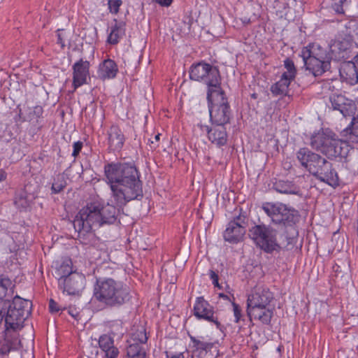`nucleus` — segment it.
<instances>
[{"mask_svg":"<svg viewBox=\"0 0 358 358\" xmlns=\"http://www.w3.org/2000/svg\"><path fill=\"white\" fill-rule=\"evenodd\" d=\"M329 101L333 110L339 111L343 117L354 115L356 107L352 99L341 94H333L329 96Z\"/></svg>","mask_w":358,"mask_h":358,"instance_id":"obj_13","label":"nucleus"},{"mask_svg":"<svg viewBox=\"0 0 358 358\" xmlns=\"http://www.w3.org/2000/svg\"><path fill=\"white\" fill-rule=\"evenodd\" d=\"M117 72L118 67L116 63L110 59H107L100 63L97 76L102 80H110L115 78Z\"/></svg>","mask_w":358,"mask_h":358,"instance_id":"obj_23","label":"nucleus"},{"mask_svg":"<svg viewBox=\"0 0 358 358\" xmlns=\"http://www.w3.org/2000/svg\"><path fill=\"white\" fill-rule=\"evenodd\" d=\"M7 308L3 306V308L0 310V324L6 318Z\"/></svg>","mask_w":358,"mask_h":358,"instance_id":"obj_47","label":"nucleus"},{"mask_svg":"<svg viewBox=\"0 0 358 358\" xmlns=\"http://www.w3.org/2000/svg\"><path fill=\"white\" fill-rule=\"evenodd\" d=\"M219 296L220 298H222V299H225V300H230L229 297L227 294H223V293H220L219 294Z\"/></svg>","mask_w":358,"mask_h":358,"instance_id":"obj_50","label":"nucleus"},{"mask_svg":"<svg viewBox=\"0 0 358 358\" xmlns=\"http://www.w3.org/2000/svg\"><path fill=\"white\" fill-rule=\"evenodd\" d=\"M99 346L104 352L106 358H116L119 354L118 349L114 346L113 338L108 334L99 337Z\"/></svg>","mask_w":358,"mask_h":358,"instance_id":"obj_24","label":"nucleus"},{"mask_svg":"<svg viewBox=\"0 0 358 358\" xmlns=\"http://www.w3.org/2000/svg\"><path fill=\"white\" fill-rule=\"evenodd\" d=\"M31 301L25 300L16 295L12 302L5 301L4 306L7 308L5 318L6 330L16 331L23 327L24 321L31 314Z\"/></svg>","mask_w":358,"mask_h":358,"instance_id":"obj_6","label":"nucleus"},{"mask_svg":"<svg viewBox=\"0 0 358 358\" xmlns=\"http://www.w3.org/2000/svg\"><path fill=\"white\" fill-rule=\"evenodd\" d=\"M194 315L199 320L213 323L217 329L221 330L222 324L218 321L214 308L203 296L197 297L196 299L194 306Z\"/></svg>","mask_w":358,"mask_h":358,"instance_id":"obj_11","label":"nucleus"},{"mask_svg":"<svg viewBox=\"0 0 358 358\" xmlns=\"http://www.w3.org/2000/svg\"><path fill=\"white\" fill-rule=\"evenodd\" d=\"M274 308L271 306L247 307V315L252 322V319L259 321L262 324L270 325L273 317Z\"/></svg>","mask_w":358,"mask_h":358,"instance_id":"obj_18","label":"nucleus"},{"mask_svg":"<svg viewBox=\"0 0 358 358\" xmlns=\"http://www.w3.org/2000/svg\"><path fill=\"white\" fill-rule=\"evenodd\" d=\"M238 215L227 224L226 229L223 232L224 240L229 243L235 244L241 241L246 232L248 219L245 213H242V209Z\"/></svg>","mask_w":358,"mask_h":358,"instance_id":"obj_10","label":"nucleus"},{"mask_svg":"<svg viewBox=\"0 0 358 358\" xmlns=\"http://www.w3.org/2000/svg\"><path fill=\"white\" fill-rule=\"evenodd\" d=\"M300 56L302 59H307L308 57L313 59H320L331 62L332 59V52L331 48L329 46L322 47L317 43L309 44L306 47H303Z\"/></svg>","mask_w":358,"mask_h":358,"instance_id":"obj_15","label":"nucleus"},{"mask_svg":"<svg viewBox=\"0 0 358 358\" xmlns=\"http://www.w3.org/2000/svg\"><path fill=\"white\" fill-rule=\"evenodd\" d=\"M160 136L161 134H157V135H155V140L156 142H158L160 139Z\"/></svg>","mask_w":358,"mask_h":358,"instance_id":"obj_52","label":"nucleus"},{"mask_svg":"<svg viewBox=\"0 0 358 358\" xmlns=\"http://www.w3.org/2000/svg\"><path fill=\"white\" fill-rule=\"evenodd\" d=\"M189 78L208 86L207 99L213 92H221V76L218 68L205 62L193 64L189 71Z\"/></svg>","mask_w":358,"mask_h":358,"instance_id":"obj_5","label":"nucleus"},{"mask_svg":"<svg viewBox=\"0 0 358 358\" xmlns=\"http://www.w3.org/2000/svg\"><path fill=\"white\" fill-rule=\"evenodd\" d=\"M284 66L287 69V71L284 72L282 74H286L287 78L293 80L296 74V70L294 62L291 59L287 58L284 61Z\"/></svg>","mask_w":358,"mask_h":358,"instance_id":"obj_37","label":"nucleus"},{"mask_svg":"<svg viewBox=\"0 0 358 358\" xmlns=\"http://www.w3.org/2000/svg\"><path fill=\"white\" fill-rule=\"evenodd\" d=\"M107 135L108 149L113 152H120L122 149L126 141L125 136L122 129L119 126L113 124L107 131Z\"/></svg>","mask_w":358,"mask_h":358,"instance_id":"obj_19","label":"nucleus"},{"mask_svg":"<svg viewBox=\"0 0 358 358\" xmlns=\"http://www.w3.org/2000/svg\"><path fill=\"white\" fill-rule=\"evenodd\" d=\"M14 203L20 210L26 211L30 206V201L25 192H22L17 195Z\"/></svg>","mask_w":358,"mask_h":358,"instance_id":"obj_34","label":"nucleus"},{"mask_svg":"<svg viewBox=\"0 0 358 358\" xmlns=\"http://www.w3.org/2000/svg\"><path fill=\"white\" fill-rule=\"evenodd\" d=\"M339 74L341 80L350 85L358 83V69L352 61H344L341 64Z\"/></svg>","mask_w":358,"mask_h":358,"instance_id":"obj_20","label":"nucleus"},{"mask_svg":"<svg viewBox=\"0 0 358 358\" xmlns=\"http://www.w3.org/2000/svg\"><path fill=\"white\" fill-rule=\"evenodd\" d=\"M208 274L213 285L219 289H222V287L219 283V276L217 273L213 270H209Z\"/></svg>","mask_w":358,"mask_h":358,"instance_id":"obj_41","label":"nucleus"},{"mask_svg":"<svg viewBox=\"0 0 358 358\" xmlns=\"http://www.w3.org/2000/svg\"><path fill=\"white\" fill-rule=\"evenodd\" d=\"M301 165L317 180L331 186L339 185V178L332 163L308 148H301L296 153Z\"/></svg>","mask_w":358,"mask_h":358,"instance_id":"obj_4","label":"nucleus"},{"mask_svg":"<svg viewBox=\"0 0 358 358\" xmlns=\"http://www.w3.org/2000/svg\"><path fill=\"white\" fill-rule=\"evenodd\" d=\"M88 108L92 110V112L94 114L96 110V104L94 101H91L88 105Z\"/></svg>","mask_w":358,"mask_h":358,"instance_id":"obj_49","label":"nucleus"},{"mask_svg":"<svg viewBox=\"0 0 358 358\" xmlns=\"http://www.w3.org/2000/svg\"><path fill=\"white\" fill-rule=\"evenodd\" d=\"M348 34L358 44V21L351 20L345 25Z\"/></svg>","mask_w":358,"mask_h":358,"instance_id":"obj_35","label":"nucleus"},{"mask_svg":"<svg viewBox=\"0 0 358 358\" xmlns=\"http://www.w3.org/2000/svg\"><path fill=\"white\" fill-rule=\"evenodd\" d=\"M7 178L6 172L3 169H0V182L5 181Z\"/></svg>","mask_w":358,"mask_h":358,"instance_id":"obj_48","label":"nucleus"},{"mask_svg":"<svg viewBox=\"0 0 358 358\" xmlns=\"http://www.w3.org/2000/svg\"><path fill=\"white\" fill-rule=\"evenodd\" d=\"M83 147V143L80 141L73 143V152H72V156L74 158H76L78 156Z\"/></svg>","mask_w":358,"mask_h":358,"instance_id":"obj_43","label":"nucleus"},{"mask_svg":"<svg viewBox=\"0 0 358 358\" xmlns=\"http://www.w3.org/2000/svg\"><path fill=\"white\" fill-rule=\"evenodd\" d=\"M113 203L100 199L87 201L76 215L73 227L78 233H88L105 225L114 224L121 210L131 201L143 197L140 173L132 163L111 162L104 166Z\"/></svg>","mask_w":358,"mask_h":358,"instance_id":"obj_1","label":"nucleus"},{"mask_svg":"<svg viewBox=\"0 0 358 358\" xmlns=\"http://www.w3.org/2000/svg\"><path fill=\"white\" fill-rule=\"evenodd\" d=\"M249 236L257 247L268 254L281 250L277 241V231L270 225L255 224L249 229Z\"/></svg>","mask_w":358,"mask_h":358,"instance_id":"obj_7","label":"nucleus"},{"mask_svg":"<svg viewBox=\"0 0 358 358\" xmlns=\"http://www.w3.org/2000/svg\"><path fill=\"white\" fill-rule=\"evenodd\" d=\"M189 338L193 343V354L199 357H203L214 348V343L204 342L194 336L189 335Z\"/></svg>","mask_w":358,"mask_h":358,"instance_id":"obj_27","label":"nucleus"},{"mask_svg":"<svg viewBox=\"0 0 358 358\" xmlns=\"http://www.w3.org/2000/svg\"><path fill=\"white\" fill-rule=\"evenodd\" d=\"M90 75V62L83 59H79L73 65V86L74 89L87 83Z\"/></svg>","mask_w":358,"mask_h":358,"instance_id":"obj_16","label":"nucleus"},{"mask_svg":"<svg viewBox=\"0 0 358 358\" xmlns=\"http://www.w3.org/2000/svg\"><path fill=\"white\" fill-rule=\"evenodd\" d=\"M30 112L29 113V120H32L34 119L38 120L41 117L43 113V107L41 106H36L32 108H29Z\"/></svg>","mask_w":358,"mask_h":358,"instance_id":"obj_39","label":"nucleus"},{"mask_svg":"<svg viewBox=\"0 0 358 358\" xmlns=\"http://www.w3.org/2000/svg\"><path fill=\"white\" fill-rule=\"evenodd\" d=\"M55 274L59 278V282L60 280L66 278L71 274H74L72 271V262L71 259H65L62 263L57 268Z\"/></svg>","mask_w":358,"mask_h":358,"instance_id":"obj_29","label":"nucleus"},{"mask_svg":"<svg viewBox=\"0 0 358 358\" xmlns=\"http://www.w3.org/2000/svg\"><path fill=\"white\" fill-rule=\"evenodd\" d=\"M213 92L210 99H207L211 124L227 125L232 118V112L224 92Z\"/></svg>","mask_w":358,"mask_h":358,"instance_id":"obj_8","label":"nucleus"},{"mask_svg":"<svg viewBox=\"0 0 358 358\" xmlns=\"http://www.w3.org/2000/svg\"><path fill=\"white\" fill-rule=\"evenodd\" d=\"M113 268L102 265L97 268L93 289V299L106 308H119L128 303L131 294L128 287L120 281L108 277Z\"/></svg>","mask_w":358,"mask_h":358,"instance_id":"obj_2","label":"nucleus"},{"mask_svg":"<svg viewBox=\"0 0 358 358\" xmlns=\"http://www.w3.org/2000/svg\"><path fill=\"white\" fill-rule=\"evenodd\" d=\"M85 285V276L79 273L74 272L64 280H60L59 287L69 295H79Z\"/></svg>","mask_w":358,"mask_h":358,"instance_id":"obj_12","label":"nucleus"},{"mask_svg":"<svg viewBox=\"0 0 358 358\" xmlns=\"http://www.w3.org/2000/svg\"><path fill=\"white\" fill-rule=\"evenodd\" d=\"M273 299V294L268 289H257L249 295L247 299V307L271 306L270 303Z\"/></svg>","mask_w":358,"mask_h":358,"instance_id":"obj_17","label":"nucleus"},{"mask_svg":"<svg viewBox=\"0 0 358 358\" xmlns=\"http://www.w3.org/2000/svg\"><path fill=\"white\" fill-rule=\"evenodd\" d=\"M291 81L286 74H282L280 80L271 85V92L274 96L286 95Z\"/></svg>","mask_w":358,"mask_h":358,"instance_id":"obj_28","label":"nucleus"},{"mask_svg":"<svg viewBox=\"0 0 358 358\" xmlns=\"http://www.w3.org/2000/svg\"><path fill=\"white\" fill-rule=\"evenodd\" d=\"M138 340L139 342H134L129 345L127 348V355L128 358H134L138 357V355L141 357L143 355H146L145 350L143 347V344H145L148 341V337L144 331H141L139 334H138L137 337L134 338V341Z\"/></svg>","mask_w":358,"mask_h":358,"instance_id":"obj_22","label":"nucleus"},{"mask_svg":"<svg viewBox=\"0 0 358 358\" xmlns=\"http://www.w3.org/2000/svg\"><path fill=\"white\" fill-rule=\"evenodd\" d=\"M201 129L206 131L208 140L217 147L220 148L227 144L228 135L225 125L212 124L211 126L201 125Z\"/></svg>","mask_w":358,"mask_h":358,"instance_id":"obj_14","label":"nucleus"},{"mask_svg":"<svg viewBox=\"0 0 358 358\" xmlns=\"http://www.w3.org/2000/svg\"><path fill=\"white\" fill-rule=\"evenodd\" d=\"M122 5V0H108V6L109 12L116 15L120 10V7Z\"/></svg>","mask_w":358,"mask_h":358,"instance_id":"obj_40","label":"nucleus"},{"mask_svg":"<svg viewBox=\"0 0 358 358\" xmlns=\"http://www.w3.org/2000/svg\"><path fill=\"white\" fill-rule=\"evenodd\" d=\"M331 9L338 15H346L349 10L350 0H331Z\"/></svg>","mask_w":358,"mask_h":358,"instance_id":"obj_31","label":"nucleus"},{"mask_svg":"<svg viewBox=\"0 0 358 358\" xmlns=\"http://www.w3.org/2000/svg\"><path fill=\"white\" fill-rule=\"evenodd\" d=\"M114 24L108 36L107 41L110 44L116 45L120 40L125 35L126 22L122 20H113Z\"/></svg>","mask_w":358,"mask_h":358,"instance_id":"obj_25","label":"nucleus"},{"mask_svg":"<svg viewBox=\"0 0 358 358\" xmlns=\"http://www.w3.org/2000/svg\"><path fill=\"white\" fill-rule=\"evenodd\" d=\"M310 145L313 149L321 152L331 160H336L345 167L356 173L352 164L353 159L350 154V148L345 141L338 138V136L329 129H322L314 132L310 137Z\"/></svg>","mask_w":358,"mask_h":358,"instance_id":"obj_3","label":"nucleus"},{"mask_svg":"<svg viewBox=\"0 0 358 358\" xmlns=\"http://www.w3.org/2000/svg\"><path fill=\"white\" fill-rule=\"evenodd\" d=\"M167 357L169 358V355H167ZM180 357H182V353H179V354L176 355H172L170 358H180Z\"/></svg>","mask_w":358,"mask_h":358,"instance_id":"obj_51","label":"nucleus"},{"mask_svg":"<svg viewBox=\"0 0 358 358\" xmlns=\"http://www.w3.org/2000/svg\"><path fill=\"white\" fill-rule=\"evenodd\" d=\"M60 308L58 306V303L55 301L53 299H50L49 301V310L51 313H55L59 312Z\"/></svg>","mask_w":358,"mask_h":358,"instance_id":"obj_44","label":"nucleus"},{"mask_svg":"<svg viewBox=\"0 0 358 358\" xmlns=\"http://www.w3.org/2000/svg\"><path fill=\"white\" fill-rule=\"evenodd\" d=\"M346 42L338 41L335 43L331 48V52H338L339 59H348L350 50Z\"/></svg>","mask_w":358,"mask_h":358,"instance_id":"obj_30","label":"nucleus"},{"mask_svg":"<svg viewBox=\"0 0 358 358\" xmlns=\"http://www.w3.org/2000/svg\"><path fill=\"white\" fill-rule=\"evenodd\" d=\"M60 31H61V29H57V43L60 45L61 48L62 49H64L65 47V43H64L63 36L60 33Z\"/></svg>","mask_w":358,"mask_h":358,"instance_id":"obj_45","label":"nucleus"},{"mask_svg":"<svg viewBox=\"0 0 358 358\" xmlns=\"http://www.w3.org/2000/svg\"><path fill=\"white\" fill-rule=\"evenodd\" d=\"M20 343V341L17 339L4 338L0 345V355H8L10 351L16 350L17 349V344Z\"/></svg>","mask_w":358,"mask_h":358,"instance_id":"obj_32","label":"nucleus"},{"mask_svg":"<svg viewBox=\"0 0 358 358\" xmlns=\"http://www.w3.org/2000/svg\"><path fill=\"white\" fill-rule=\"evenodd\" d=\"M66 182L64 177H57L52 185L51 190L53 194H58L66 187Z\"/></svg>","mask_w":358,"mask_h":358,"instance_id":"obj_38","label":"nucleus"},{"mask_svg":"<svg viewBox=\"0 0 358 358\" xmlns=\"http://www.w3.org/2000/svg\"><path fill=\"white\" fill-rule=\"evenodd\" d=\"M262 209L276 224L292 226L299 220L300 215L298 210L289 208L282 203H266L263 204Z\"/></svg>","mask_w":358,"mask_h":358,"instance_id":"obj_9","label":"nucleus"},{"mask_svg":"<svg viewBox=\"0 0 358 358\" xmlns=\"http://www.w3.org/2000/svg\"><path fill=\"white\" fill-rule=\"evenodd\" d=\"M344 131L350 134L352 142L358 143V115L353 116L350 124Z\"/></svg>","mask_w":358,"mask_h":358,"instance_id":"obj_33","label":"nucleus"},{"mask_svg":"<svg viewBox=\"0 0 358 358\" xmlns=\"http://www.w3.org/2000/svg\"><path fill=\"white\" fill-rule=\"evenodd\" d=\"M273 189L280 194L301 195L300 187L289 180H276L273 184Z\"/></svg>","mask_w":358,"mask_h":358,"instance_id":"obj_26","label":"nucleus"},{"mask_svg":"<svg viewBox=\"0 0 358 358\" xmlns=\"http://www.w3.org/2000/svg\"><path fill=\"white\" fill-rule=\"evenodd\" d=\"M12 285V282L6 275H0V301L6 297L8 289Z\"/></svg>","mask_w":358,"mask_h":358,"instance_id":"obj_36","label":"nucleus"},{"mask_svg":"<svg viewBox=\"0 0 358 358\" xmlns=\"http://www.w3.org/2000/svg\"><path fill=\"white\" fill-rule=\"evenodd\" d=\"M232 306H233L234 315L235 317L234 322L236 323H238V322H239V321L241 319L242 310H241L240 306L238 304L236 303L235 302H232Z\"/></svg>","mask_w":358,"mask_h":358,"instance_id":"obj_42","label":"nucleus"},{"mask_svg":"<svg viewBox=\"0 0 358 358\" xmlns=\"http://www.w3.org/2000/svg\"><path fill=\"white\" fill-rule=\"evenodd\" d=\"M156 3L159 4L162 6H169L173 0H154Z\"/></svg>","mask_w":358,"mask_h":358,"instance_id":"obj_46","label":"nucleus"},{"mask_svg":"<svg viewBox=\"0 0 358 358\" xmlns=\"http://www.w3.org/2000/svg\"><path fill=\"white\" fill-rule=\"evenodd\" d=\"M303 61L306 69L315 77L320 76L331 69V62L327 61L310 57L307 59H303Z\"/></svg>","mask_w":358,"mask_h":358,"instance_id":"obj_21","label":"nucleus"}]
</instances>
